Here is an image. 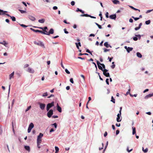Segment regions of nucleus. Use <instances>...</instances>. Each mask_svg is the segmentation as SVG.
I'll return each mask as SVG.
<instances>
[{"mask_svg":"<svg viewBox=\"0 0 153 153\" xmlns=\"http://www.w3.org/2000/svg\"><path fill=\"white\" fill-rule=\"evenodd\" d=\"M54 105V102H52L51 103H48L47 105L46 110L47 111L49 110L50 108Z\"/></svg>","mask_w":153,"mask_h":153,"instance_id":"f257e3e1","label":"nucleus"},{"mask_svg":"<svg viewBox=\"0 0 153 153\" xmlns=\"http://www.w3.org/2000/svg\"><path fill=\"white\" fill-rule=\"evenodd\" d=\"M34 43L35 45H39L42 47L43 48H45V47L43 43V42H41V41H39L38 42H37L36 41L34 42Z\"/></svg>","mask_w":153,"mask_h":153,"instance_id":"f03ea898","label":"nucleus"},{"mask_svg":"<svg viewBox=\"0 0 153 153\" xmlns=\"http://www.w3.org/2000/svg\"><path fill=\"white\" fill-rule=\"evenodd\" d=\"M34 127V124H33L31 123H30V124L29 125V127L27 129V132L28 133H30L32 129Z\"/></svg>","mask_w":153,"mask_h":153,"instance_id":"7ed1b4c3","label":"nucleus"},{"mask_svg":"<svg viewBox=\"0 0 153 153\" xmlns=\"http://www.w3.org/2000/svg\"><path fill=\"white\" fill-rule=\"evenodd\" d=\"M108 71V70L106 69H103V74L104 75H105V76L108 77H110V74L109 73H107Z\"/></svg>","mask_w":153,"mask_h":153,"instance_id":"20e7f679","label":"nucleus"},{"mask_svg":"<svg viewBox=\"0 0 153 153\" xmlns=\"http://www.w3.org/2000/svg\"><path fill=\"white\" fill-rule=\"evenodd\" d=\"M49 111L47 113V116L49 118L51 117L53 113V111L52 109H51L48 111Z\"/></svg>","mask_w":153,"mask_h":153,"instance_id":"39448f33","label":"nucleus"},{"mask_svg":"<svg viewBox=\"0 0 153 153\" xmlns=\"http://www.w3.org/2000/svg\"><path fill=\"white\" fill-rule=\"evenodd\" d=\"M80 16H82V17H83V16L89 17L91 18H94V19H95L96 18V17H94L93 16H92L90 15H88L87 14H81L80 15Z\"/></svg>","mask_w":153,"mask_h":153,"instance_id":"423d86ee","label":"nucleus"},{"mask_svg":"<svg viewBox=\"0 0 153 153\" xmlns=\"http://www.w3.org/2000/svg\"><path fill=\"white\" fill-rule=\"evenodd\" d=\"M97 63L98 65V68H99V69L103 71V69L102 68L100 65H101V63H100V62L97 60Z\"/></svg>","mask_w":153,"mask_h":153,"instance_id":"0eeeda50","label":"nucleus"},{"mask_svg":"<svg viewBox=\"0 0 153 153\" xmlns=\"http://www.w3.org/2000/svg\"><path fill=\"white\" fill-rule=\"evenodd\" d=\"M27 71L32 74L34 73L35 72L34 70L33 69L30 68H28Z\"/></svg>","mask_w":153,"mask_h":153,"instance_id":"6e6552de","label":"nucleus"},{"mask_svg":"<svg viewBox=\"0 0 153 153\" xmlns=\"http://www.w3.org/2000/svg\"><path fill=\"white\" fill-rule=\"evenodd\" d=\"M40 107L42 110H44L45 108V105L44 104L42 103H39Z\"/></svg>","mask_w":153,"mask_h":153,"instance_id":"1a4fd4ad","label":"nucleus"},{"mask_svg":"<svg viewBox=\"0 0 153 153\" xmlns=\"http://www.w3.org/2000/svg\"><path fill=\"white\" fill-rule=\"evenodd\" d=\"M56 107L57 110L59 111V112H61L62 111V108L61 107L59 106L58 103L57 104Z\"/></svg>","mask_w":153,"mask_h":153,"instance_id":"9d476101","label":"nucleus"},{"mask_svg":"<svg viewBox=\"0 0 153 153\" xmlns=\"http://www.w3.org/2000/svg\"><path fill=\"white\" fill-rule=\"evenodd\" d=\"M109 18L111 19H115L116 18V15H111L109 16Z\"/></svg>","mask_w":153,"mask_h":153,"instance_id":"9b49d317","label":"nucleus"},{"mask_svg":"<svg viewBox=\"0 0 153 153\" xmlns=\"http://www.w3.org/2000/svg\"><path fill=\"white\" fill-rule=\"evenodd\" d=\"M121 115V114H120V113H118L117 115V122H120L121 121V120L120 119V116Z\"/></svg>","mask_w":153,"mask_h":153,"instance_id":"f8f14e48","label":"nucleus"},{"mask_svg":"<svg viewBox=\"0 0 153 153\" xmlns=\"http://www.w3.org/2000/svg\"><path fill=\"white\" fill-rule=\"evenodd\" d=\"M28 17L32 21H34L36 19L34 17L30 15H29Z\"/></svg>","mask_w":153,"mask_h":153,"instance_id":"ddd939ff","label":"nucleus"},{"mask_svg":"<svg viewBox=\"0 0 153 153\" xmlns=\"http://www.w3.org/2000/svg\"><path fill=\"white\" fill-rule=\"evenodd\" d=\"M152 96H153V93L152 94H148V95H146L145 97V98L146 99H148L149 98L152 97Z\"/></svg>","mask_w":153,"mask_h":153,"instance_id":"4468645a","label":"nucleus"},{"mask_svg":"<svg viewBox=\"0 0 153 153\" xmlns=\"http://www.w3.org/2000/svg\"><path fill=\"white\" fill-rule=\"evenodd\" d=\"M0 44L4 45L5 47H7V45L8 44V43L5 41H3L2 42H0Z\"/></svg>","mask_w":153,"mask_h":153,"instance_id":"2eb2a0df","label":"nucleus"},{"mask_svg":"<svg viewBox=\"0 0 153 153\" xmlns=\"http://www.w3.org/2000/svg\"><path fill=\"white\" fill-rule=\"evenodd\" d=\"M14 72H13L9 75V79H11L12 78H13L14 75Z\"/></svg>","mask_w":153,"mask_h":153,"instance_id":"dca6fc26","label":"nucleus"},{"mask_svg":"<svg viewBox=\"0 0 153 153\" xmlns=\"http://www.w3.org/2000/svg\"><path fill=\"white\" fill-rule=\"evenodd\" d=\"M43 134L42 133H40L37 137L38 139H41L42 137L43 136Z\"/></svg>","mask_w":153,"mask_h":153,"instance_id":"f3484780","label":"nucleus"},{"mask_svg":"<svg viewBox=\"0 0 153 153\" xmlns=\"http://www.w3.org/2000/svg\"><path fill=\"white\" fill-rule=\"evenodd\" d=\"M133 50V48H131L129 47H128V48L127 49V51L129 53L130 51H131Z\"/></svg>","mask_w":153,"mask_h":153,"instance_id":"a211bd4d","label":"nucleus"},{"mask_svg":"<svg viewBox=\"0 0 153 153\" xmlns=\"http://www.w3.org/2000/svg\"><path fill=\"white\" fill-rule=\"evenodd\" d=\"M25 149L27 151H28L29 152H30V147L28 146H25Z\"/></svg>","mask_w":153,"mask_h":153,"instance_id":"6ab92c4d","label":"nucleus"},{"mask_svg":"<svg viewBox=\"0 0 153 153\" xmlns=\"http://www.w3.org/2000/svg\"><path fill=\"white\" fill-rule=\"evenodd\" d=\"M132 128L133 130L132 134L134 135L136 133V128H135L134 127H133Z\"/></svg>","mask_w":153,"mask_h":153,"instance_id":"aec40b11","label":"nucleus"},{"mask_svg":"<svg viewBox=\"0 0 153 153\" xmlns=\"http://www.w3.org/2000/svg\"><path fill=\"white\" fill-rule=\"evenodd\" d=\"M42 142L41 139H37V145H39Z\"/></svg>","mask_w":153,"mask_h":153,"instance_id":"412c9836","label":"nucleus"},{"mask_svg":"<svg viewBox=\"0 0 153 153\" xmlns=\"http://www.w3.org/2000/svg\"><path fill=\"white\" fill-rule=\"evenodd\" d=\"M75 44L76 45V47L77 48V49H79V48L78 45H79V46L80 47L81 46L80 43V42H79L78 43H76Z\"/></svg>","mask_w":153,"mask_h":153,"instance_id":"4be33fe9","label":"nucleus"},{"mask_svg":"<svg viewBox=\"0 0 153 153\" xmlns=\"http://www.w3.org/2000/svg\"><path fill=\"white\" fill-rule=\"evenodd\" d=\"M45 20L44 19H39L38 20L39 22L41 23H44L45 22Z\"/></svg>","mask_w":153,"mask_h":153,"instance_id":"5701e85b","label":"nucleus"},{"mask_svg":"<svg viewBox=\"0 0 153 153\" xmlns=\"http://www.w3.org/2000/svg\"><path fill=\"white\" fill-rule=\"evenodd\" d=\"M53 33H54V30H53V29L52 28L51 29L49 32V35L50 34H53Z\"/></svg>","mask_w":153,"mask_h":153,"instance_id":"b1692460","label":"nucleus"},{"mask_svg":"<svg viewBox=\"0 0 153 153\" xmlns=\"http://www.w3.org/2000/svg\"><path fill=\"white\" fill-rule=\"evenodd\" d=\"M113 2L114 4H120V2L119 1L117 0H114L113 1Z\"/></svg>","mask_w":153,"mask_h":153,"instance_id":"393cba45","label":"nucleus"},{"mask_svg":"<svg viewBox=\"0 0 153 153\" xmlns=\"http://www.w3.org/2000/svg\"><path fill=\"white\" fill-rule=\"evenodd\" d=\"M76 11L77 12L78 11H79L81 12L82 13H84V11H83L82 10L80 9L79 8H77Z\"/></svg>","mask_w":153,"mask_h":153,"instance_id":"a878e982","label":"nucleus"},{"mask_svg":"<svg viewBox=\"0 0 153 153\" xmlns=\"http://www.w3.org/2000/svg\"><path fill=\"white\" fill-rule=\"evenodd\" d=\"M137 55L138 57L141 58L142 57V55L139 52H137Z\"/></svg>","mask_w":153,"mask_h":153,"instance_id":"bb28decb","label":"nucleus"},{"mask_svg":"<svg viewBox=\"0 0 153 153\" xmlns=\"http://www.w3.org/2000/svg\"><path fill=\"white\" fill-rule=\"evenodd\" d=\"M104 45L106 48H108L110 46L108 44V42H106L104 43Z\"/></svg>","mask_w":153,"mask_h":153,"instance_id":"cd10ccee","label":"nucleus"},{"mask_svg":"<svg viewBox=\"0 0 153 153\" xmlns=\"http://www.w3.org/2000/svg\"><path fill=\"white\" fill-rule=\"evenodd\" d=\"M30 30H32L33 31V32L37 33V32H39V30H35L32 28H30Z\"/></svg>","mask_w":153,"mask_h":153,"instance_id":"c85d7f7f","label":"nucleus"},{"mask_svg":"<svg viewBox=\"0 0 153 153\" xmlns=\"http://www.w3.org/2000/svg\"><path fill=\"white\" fill-rule=\"evenodd\" d=\"M111 102H112L114 103H115V99H114V97H113V96H112L111 97Z\"/></svg>","mask_w":153,"mask_h":153,"instance_id":"c756f323","label":"nucleus"},{"mask_svg":"<svg viewBox=\"0 0 153 153\" xmlns=\"http://www.w3.org/2000/svg\"><path fill=\"white\" fill-rule=\"evenodd\" d=\"M55 149L56 150L55 153H58L59 152V148L55 146Z\"/></svg>","mask_w":153,"mask_h":153,"instance_id":"7c9ffc66","label":"nucleus"},{"mask_svg":"<svg viewBox=\"0 0 153 153\" xmlns=\"http://www.w3.org/2000/svg\"><path fill=\"white\" fill-rule=\"evenodd\" d=\"M130 7L132 8V9L135 10H138L139 12H140V10L139 9H137L136 8H134V7L132 6H130Z\"/></svg>","mask_w":153,"mask_h":153,"instance_id":"2f4dec72","label":"nucleus"},{"mask_svg":"<svg viewBox=\"0 0 153 153\" xmlns=\"http://www.w3.org/2000/svg\"><path fill=\"white\" fill-rule=\"evenodd\" d=\"M95 23L98 27L100 29L102 28V27L101 25H99L97 23L95 22Z\"/></svg>","mask_w":153,"mask_h":153,"instance_id":"473e14b6","label":"nucleus"},{"mask_svg":"<svg viewBox=\"0 0 153 153\" xmlns=\"http://www.w3.org/2000/svg\"><path fill=\"white\" fill-rule=\"evenodd\" d=\"M142 150H143V152L145 153L147 152L148 151V148H146V149H144V148L143 147L142 148Z\"/></svg>","mask_w":153,"mask_h":153,"instance_id":"72a5a7b5","label":"nucleus"},{"mask_svg":"<svg viewBox=\"0 0 153 153\" xmlns=\"http://www.w3.org/2000/svg\"><path fill=\"white\" fill-rule=\"evenodd\" d=\"M43 31H44V32L45 33L44 34L49 35V32H48L46 30H43Z\"/></svg>","mask_w":153,"mask_h":153,"instance_id":"f704fd0d","label":"nucleus"},{"mask_svg":"<svg viewBox=\"0 0 153 153\" xmlns=\"http://www.w3.org/2000/svg\"><path fill=\"white\" fill-rule=\"evenodd\" d=\"M10 18H11L12 19V20L13 21H16V18L15 17L13 16H10Z\"/></svg>","mask_w":153,"mask_h":153,"instance_id":"c9c22d12","label":"nucleus"},{"mask_svg":"<svg viewBox=\"0 0 153 153\" xmlns=\"http://www.w3.org/2000/svg\"><path fill=\"white\" fill-rule=\"evenodd\" d=\"M151 21L150 20L146 21L145 22V23L146 25H149Z\"/></svg>","mask_w":153,"mask_h":153,"instance_id":"e433bc0d","label":"nucleus"},{"mask_svg":"<svg viewBox=\"0 0 153 153\" xmlns=\"http://www.w3.org/2000/svg\"><path fill=\"white\" fill-rule=\"evenodd\" d=\"M39 28H40V29H42L43 30H46L48 29V28L47 27H44V28H43L42 27H39Z\"/></svg>","mask_w":153,"mask_h":153,"instance_id":"4c0bfd02","label":"nucleus"},{"mask_svg":"<svg viewBox=\"0 0 153 153\" xmlns=\"http://www.w3.org/2000/svg\"><path fill=\"white\" fill-rule=\"evenodd\" d=\"M19 10L20 12L22 13H26V11H25V10Z\"/></svg>","mask_w":153,"mask_h":153,"instance_id":"58836bf2","label":"nucleus"},{"mask_svg":"<svg viewBox=\"0 0 153 153\" xmlns=\"http://www.w3.org/2000/svg\"><path fill=\"white\" fill-rule=\"evenodd\" d=\"M52 126H53L55 128H56L57 127V125L56 123H55L52 125Z\"/></svg>","mask_w":153,"mask_h":153,"instance_id":"ea45409f","label":"nucleus"},{"mask_svg":"<svg viewBox=\"0 0 153 153\" xmlns=\"http://www.w3.org/2000/svg\"><path fill=\"white\" fill-rule=\"evenodd\" d=\"M132 18H133L135 21H137L139 19V18L134 17V16H132Z\"/></svg>","mask_w":153,"mask_h":153,"instance_id":"a19ab883","label":"nucleus"},{"mask_svg":"<svg viewBox=\"0 0 153 153\" xmlns=\"http://www.w3.org/2000/svg\"><path fill=\"white\" fill-rule=\"evenodd\" d=\"M86 52L87 53H90L91 55H92L91 52L88 49H87L86 51Z\"/></svg>","mask_w":153,"mask_h":153,"instance_id":"79ce46f5","label":"nucleus"},{"mask_svg":"<svg viewBox=\"0 0 153 153\" xmlns=\"http://www.w3.org/2000/svg\"><path fill=\"white\" fill-rule=\"evenodd\" d=\"M31 108V106L28 107L27 109L25 110V112H26L27 111H28Z\"/></svg>","mask_w":153,"mask_h":153,"instance_id":"37998d69","label":"nucleus"},{"mask_svg":"<svg viewBox=\"0 0 153 153\" xmlns=\"http://www.w3.org/2000/svg\"><path fill=\"white\" fill-rule=\"evenodd\" d=\"M3 132V131L2 130V128L1 127V126L0 125V134H1L2 132Z\"/></svg>","mask_w":153,"mask_h":153,"instance_id":"c03bdc74","label":"nucleus"},{"mask_svg":"<svg viewBox=\"0 0 153 153\" xmlns=\"http://www.w3.org/2000/svg\"><path fill=\"white\" fill-rule=\"evenodd\" d=\"M7 12L6 11H4L3 10L2 12H0V13H1V15L5 14V13H7Z\"/></svg>","mask_w":153,"mask_h":153,"instance_id":"a18cd8bd","label":"nucleus"},{"mask_svg":"<svg viewBox=\"0 0 153 153\" xmlns=\"http://www.w3.org/2000/svg\"><path fill=\"white\" fill-rule=\"evenodd\" d=\"M65 71L67 74H70V72L67 69H65Z\"/></svg>","mask_w":153,"mask_h":153,"instance_id":"49530a36","label":"nucleus"},{"mask_svg":"<svg viewBox=\"0 0 153 153\" xmlns=\"http://www.w3.org/2000/svg\"><path fill=\"white\" fill-rule=\"evenodd\" d=\"M48 95V93L47 92L45 93H44L42 95L43 97H45L47 96Z\"/></svg>","mask_w":153,"mask_h":153,"instance_id":"de8ad7c7","label":"nucleus"},{"mask_svg":"<svg viewBox=\"0 0 153 153\" xmlns=\"http://www.w3.org/2000/svg\"><path fill=\"white\" fill-rule=\"evenodd\" d=\"M135 36L138 37V38L139 39H140L141 38V36L139 34V35H136Z\"/></svg>","mask_w":153,"mask_h":153,"instance_id":"09e8293b","label":"nucleus"},{"mask_svg":"<svg viewBox=\"0 0 153 153\" xmlns=\"http://www.w3.org/2000/svg\"><path fill=\"white\" fill-rule=\"evenodd\" d=\"M108 80H109V79H106V84L108 85H109V81H108Z\"/></svg>","mask_w":153,"mask_h":153,"instance_id":"8fccbe9b","label":"nucleus"},{"mask_svg":"<svg viewBox=\"0 0 153 153\" xmlns=\"http://www.w3.org/2000/svg\"><path fill=\"white\" fill-rule=\"evenodd\" d=\"M133 39L134 41H137L138 39V38L137 37H134L133 38Z\"/></svg>","mask_w":153,"mask_h":153,"instance_id":"3c124183","label":"nucleus"},{"mask_svg":"<svg viewBox=\"0 0 153 153\" xmlns=\"http://www.w3.org/2000/svg\"><path fill=\"white\" fill-rule=\"evenodd\" d=\"M101 65L102 66V68H104V69H105V66L103 64L101 63Z\"/></svg>","mask_w":153,"mask_h":153,"instance_id":"603ef678","label":"nucleus"},{"mask_svg":"<svg viewBox=\"0 0 153 153\" xmlns=\"http://www.w3.org/2000/svg\"><path fill=\"white\" fill-rule=\"evenodd\" d=\"M21 25L22 27H27V26H26V25H24V24H21V25Z\"/></svg>","mask_w":153,"mask_h":153,"instance_id":"864d4df0","label":"nucleus"},{"mask_svg":"<svg viewBox=\"0 0 153 153\" xmlns=\"http://www.w3.org/2000/svg\"><path fill=\"white\" fill-rule=\"evenodd\" d=\"M70 81L71 83H72L73 84L74 83V81L73 80V79L72 78H71L70 79Z\"/></svg>","mask_w":153,"mask_h":153,"instance_id":"5fc2aeb1","label":"nucleus"},{"mask_svg":"<svg viewBox=\"0 0 153 153\" xmlns=\"http://www.w3.org/2000/svg\"><path fill=\"white\" fill-rule=\"evenodd\" d=\"M71 4L72 6H74L75 4L74 1H72L71 2Z\"/></svg>","mask_w":153,"mask_h":153,"instance_id":"6e6d98bb","label":"nucleus"},{"mask_svg":"<svg viewBox=\"0 0 153 153\" xmlns=\"http://www.w3.org/2000/svg\"><path fill=\"white\" fill-rule=\"evenodd\" d=\"M105 16H106V17L107 18H108L109 16H108V13L107 12L106 13H105Z\"/></svg>","mask_w":153,"mask_h":153,"instance_id":"4d7b16f0","label":"nucleus"},{"mask_svg":"<svg viewBox=\"0 0 153 153\" xmlns=\"http://www.w3.org/2000/svg\"><path fill=\"white\" fill-rule=\"evenodd\" d=\"M61 67L62 68H63V69L65 68V67H64V66H63V64H62V61H61Z\"/></svg>","mask_w":153,"mask_h":153,"instance_id":"13d9d810","label":"nucleus"},{"mask_svg":"<svg viewBox=\"0 0 153 153\" xmlns=\"http://www.w3.org/2000/svg\"><path fill=\"white\" fill-rule=\"evenodd\" d=\"M64 31L65 33L68 34V32L66 30V28H65L64 29Z\"/></svg>","mask_w":153,"mask_h":153,"instance_id":"bf43d9fd","label":"nucleus"},{"mask_svg":"<svg viewBox=\"0 0 153 153\" xmlns=\"http://www.w3.org/2000/svg\"><path fill=\"white\" fill-rule=\"evenodd\" d=\"M58 116L57 115H53L52 116V117L54 118H58Z\"/></svg>","mask_w":153,"mask_h":153,"instance_id":"052dcab7","label":"nucleus"},{"mask_svg":"<svg viewBox=\"0 0 153 153\" xmlns=\"http://www.w3.org/2000/svg\"><path fill=\"white\" fill-rule=\"evenodd\" d=\"M29 66V65L28 64H25L24 66V68H27V67H28V66Z\"/></svg>","mask_w":153,"mask_h":153,"instance_id":"680f3d73","label":"nucleus"},{"mask_svg":"<svg viewBox=\"0 0 153 153\" xmlns=\"http://www.w3.org/2000/svg\"><path fill=\"white\" fill-rule=\"evenodd\" d=\"M119 132H120V131L119 130H117L116 131V134L117 135L119 133Z\"/></svg>","mask_w":153,"mask_h":153,"instance_id":"e2e57ef3","label":"nucleus"},{"mask_svg":"<svg viewBox=\"0 0 153 153\" xmlns=\"http://www.w3.org/2000/svg\"><path fill=\"white\" fill-rule=\"evenodd\" d=\"M115 65L114 64H113L111 66V67L112 69H114L115 67Z\"/></svg>","mask_w":153,"mask_h":153,"instance_id":"0e129e2a","label":"nucleus"},{"mask_svg":"<svg viewBox=\"0 0 153 153\" xmlns=\"http://www.w3.org/2000/svg\"><path fill=\"white\" fill-rule=\"evenodd\" d=\"M58 8L56 6H54L53 7V9L54 10H56Z\"/></svg>","mask_w":153,"mask_h":153,"instance_id":"69168bd1","label":"nucleus"},{"mask_svg":"<svg viewBox=\"0 0 153 153\" xmlns=\"http://www.w3.org/2000/svg\"><path fill=\"white\" fill-rule=\"evenodd\" d=\"M140 28H139V27H136L134 29L136 30H138L139 29H140Z\"/></svg>","mask_w":153,"mask_h":153,"instance_id":"338daca9","label":"nucleus"},{"mask_svg":"<svg viewBox=\"0 0 153 153\" xmlns=\"http://www.w3.org/2000/svg\"><path fill=\"white\" fill-rule=\"evenodd\" d=\"M129 22H130L132 23L133 22V20L131 18L129 19Z\"/></svg>","mask_w":153,"mask_h":153,"instance_id":"774afa93","label":"nucleus"}]
</instances>
